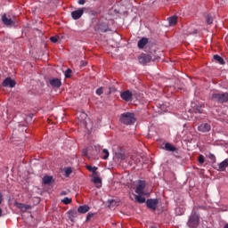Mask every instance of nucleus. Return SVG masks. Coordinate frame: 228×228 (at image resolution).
I'll list each match as a JSON object with an SVG mask.
<instances>
[{
  "instance_id": "f257e3e1",
  "label": "nucleus",
  "mask_w": 228,
  "mask_h": 228,
  "mask_svg": "<svg viewBox=\"0 0 228 228\" xmlns=\"http://www.w3.org/2000/svg\"><path fill=\"white\" fill-rule=\"evenodd\" d=\"M202 207H194L192 212L189 217L188 225L189 227H197L199 222H200V216L199 215V209Z\"/></svg>"
},
{
  "instance_id": "f03ea898",
  "label": "nucleus",
  "mask_w": 228,
  "mask_h": 228,
  "mask_svg": "<svg viewBox=\"0 0 228 228\" xmlns=\"http://www.w3.org/2000/svg\"><path fill=\"white\" fill-rule=\"evenodd\" d=\"M119 121L125 126H133L136 122V118L133 112H125L121 114Z\"/></svg>"
},
{
  "instance_id": "7ed1b4c3",
  "label": "nucleus",
  "mask_w": 228,
  "mask_h": 228,
  "mask_svg": "<svg viewBox=\"0 0 228 228\" xmlns=\"http://www.w3.org/2000/svg\"><path fill=\"white\" fill-rule=\"evenodd\" d=\"M213 101L224 104V102H228V93H220L212 94Z\"/></svg>"
},
{
  "instance_id": "20e7f679",
  "label": "nucleus",
  "mask_w": 228,
  "mask_h": 228,
  "mask_svg": "<svg viewBox=\"0 0 228 228\" xmlns=\"http://www.w3.org/2000/svg\"><path fill=\"white\" fill-rule=\"evenodd\" d=\"M138 61L141 63V65H147V63H151V61H154V58H152V55L149 53H141L138 56Z\"/></svg>"
},
{
  "instance_id": "39448f33",
  "label": "nucleus",
  "mask_w": 228,
  "mask_h": 228,
  "mask_svg": "<svg viewBox=\"0 0 228 228\" xmlns=\"http://www.w3.org/2000/svg\"><path fill=\"white\" fill-rule=\"evenodd\" d=\"M158 204H159V200H158V199H148L146 200V206L148 209H151V211H156Z\"/></svg>"
},
{
  "instance_id": "423d86ee",
  "label": "nucleus",
  "mask_w": 228,
  "mask_h": 228,
  "mask_svg": "<svg viewBox=\"0 0 228 228\" xmlns=\"http://www.w3.org/2000/svg\"><path fill=\"white\" fill-rule=\"evenodd\" d=\"M145 186H147L145 181L140 180L136 185L135 193H137V195H145Z\"/></svg>"
},
{
  "instance_id": "0eeeda50",
  "label": "nucleus",
  "mask_w": 228,
  "mask_h": 228,
  "mask_svg": "<svg viewBox=\"0 0 228 228\" xmlns=\"http://www.w3.org/2000/svg\"><path fill=\"white\" fill-rule=\"evenodd\" d=\"M85 11H86V7L80 8L77 11H73L71 12V17L74 20H77L83 17V13H85Z\"/></svg>"
},
{
  "instance_id": "6e6552de",
  "label": "nucleus",
  "mask_w": 228,
  "mask_h": 228,
  "mask_svg": "<svg viewBox=\"0 0 228 228\" xmlns=\"http://www.w3.org/2000/svg\"><path fill=\"white\" fill-rule=\"evenodd\" d=\"M120 97L123 99V101L129 102V101L133 99V93H131L129 90L124 91L120 94Z\"/></svg>"
},
{
  "instance_id": "1a4fd4ad",
  "label": "nucleus",
  "mask_w": 228,
  "mask_h": 228,
  "mask_svg": "<svg viewBox=\"0 0 228 228\" xmlns=\"http://www.w3.org/2000/svg\"><path fill=\"white\" fill-rule=\"evenodd\" d=\"M2 22L3 24H4V26H8V27L13 26V24H15V21H13L12 18L8 17L6 13L3 14Z\"/></svg>"
},
{
  "instance_id": "9d476101",
  "label": "nucleus",
  "mask_w": 228,
  "mask_h": 228,
  "mask_svg": "<svg viewBox=\"0 0 228 228\" xmlns=\"http://www.w3.org/2000/svg\"><path fill=\"white\" fill-rule=\"evenodd\" d=\"M200 133H209L211 131V125L208 123H202L198 126Z\"/></svg>"
},
{
  "instance_id": "9b49d317",
  "label": "nucleus",
  "mask_w": 228,
  "mask_h": 228,
  "mask_svg": "<svg viewBox=\"0 0 228 228\" xmlns=\"http://www.w3.org/2000/svg\"><path fill=\"white\" fill-rule=\"evenodd\" d=\"M3 86L13 88L16 85L15 80L12 79V77H7L3 82Z\"/></svg>"
},
{
  "instance_id": "f8f14e48",
  "label": "nucleus",
  "mask_w": 228,
  "mask_h": 228,
  "mask_svg": "<svg viewBox=\"0 0 228 228\" xmlns=\"http://www.w3.org/2000/svg\"><path fill=\"white\" fill-rule=\"evenodd\" d=\"M14 206H16L18 209H20L22 213H26L28 209L31 208V206L26 205L24 203H19V202H15Z\"/></svg>"
},
{
  "instance_id": "ddd939ff",
  "label": "nucleus",
  "mask_w": 228,
  "mask_h": 228,
  "mask_svg": "<svg viewBox=\"0 0 228 228\" xmlns=\"http://www.w3.org/2000/svg\"><path fill=\"white\" fill-rule=\"evenodd\" d=\"M67 214L70 222H74L77 217V210L76 209H70L67 212Z\"/></svg>"
},
{
  "instance_id": "4468645a",
  "label": "nucleus",
  "mask_w": 228,
  "mask_h": 228,
  "mask_svg": "<svg viewBox=\"0 0 228 228\" xmlns=\"http://www.w3.org/2000/svg\"><path fill=\"white\" fill-rule=\"evenodd\" d=\"M49 83L53 88H60V86H61V80L59 78L50 79Z\"/></svg>"
},
{
  "instance_id": "2eb2a0df",
  "label": "nucleus",
  "mask_w": 228,
  "mask_h": 228,
  "mask_svg": "<svg viewBox=\"0 0 228 228\" xmlns=\"http://www.w3.org/2000/svg\"><path fill=\"white\" fill-rule=\"evenodd\" d=\"M147 44H149V38L142 37L138 41L137 47L139 49H143V47H145Z\"/></svg>"
},
{
  "instance_id": "dca6fc26",
  "label": "nucleus",
  "mask_w": 228,
  "mask_h": 228,
  "mask_svg": "<svg viewBox=\"0 0 228 228\" xmlns=\"http://www.w3.org/2000/svg\"><path fill=\"white\" fill-rule=\"evenodd\" d=\"M227 167H228V159H226L221 163H219L217 170L219 172H225V168Z\"/></svg>"
},
{
  "instance_id": "f3484780",
  "label": "nucleus",
  "mask_w": 228,
  "mask_h": 228,
  "mask_svg": "<svg viewBox=\"0 0 228 228\" xmlns=\"http://www.w3.org/2000/svg\"><path fill=\"white\" fill-rule=\"evenodd\" d=\"M90 211V207L88 205H83L78 207L77 213H80L81 215H85V213H88Z\"/></svg>"
},
{
  "instance_id": "a211bd4d",
  "label": "nucleus",
  "mask_w": 228,
  "mask_h": 228,
  "mask_svg": "<svg viewBox=\"0 0 228 228\" xmlns=\"http://www.w3.org/2000/svg\"><path fill=\"white\" fill-rule=\"evenodd\" d=\"M192 111L194 113H204V106L198 104V105H194L192 107Z\"/></svg>"
},
{
  "instance_id": "6ab92c4d",
  "label": "nucleus",
  "mask_w": 228,
  "mask_h": 228,
  "mask_svg": "<svg viewBox=\"0 0 228 228\" xmlns=\"http://www.w3.org/2000/svg\"><path fill=\"white\" fill-rule=\"evenodd\" d=\"M165 149H166V151H168L169 152H175V151H177V148H175V146L172 145L169 142H167L165 144Z\"/></svg>"
},
{
  "instance_id": "aec40b11",
  "label": "nucleus",
  "mask_w": 228,
  "mask_h": 228,
  "mask_svg": "<svg viewBox=\"0 0 228 228\" xmlns=\"http://www.w3.org/2000/svg\"><path fill=\"white\" fill-rule=\"evenodd\" d=\"M214 60L219 63V65H225V61H224V58L220 57L218 54L214 55Z\"/></svg>"
},
{
  "instance_id": "412c9836",
  "label": "nucleus",
  "mask_w": 228,
  "mask_h": 228,
  "mask_svg": "<svg viewBox=\"0 0 228 228\" xmlns=\"http://www.w3.org/2000/svg\"><path fill=\"white\" fill-rule=\"evenodd\" d=\"M142 195L144 194L135 195V202H138V204H144L145 202V197H142Z\"/></svg>"
},
{
  "instance_id": "4be33fe9",
  "label": "nucleus",
  "mask_w": 228,
  "mask_h": 228,
  "mask_svg": "<svg viewBox=\"0 0 228 228\" xmlns=\"http://www.w3.org/2000/svg\"><path fill=\"white\" fill-rule=\"evenodd\" d=\"M93 183H94V184H100L99 186H97V188H101V185L102 184V180L101 179V177L94 175L93 178Z\"/></svg>"
},
{
  "instance_id": "5701e85b",
  "label": "nucleus",
  "mask_w": 228,
  "mask_h": 228,
  "mask_svg": "<svg viewBox=\"0 0 228 228\" xmlns=\"http://www.w3.org/2000/svg\"><path fill=\"white\" fill-rule=\"evenodd\" d=\"M167 20L169 22V26H175L177 24V16H172L167 18Z\"/></svg>"
},
{
  "instance_id": "b1692460",
  "label": "nucleus",
  "mask_w": 228,
  "mask_h": 228,
  "mask_svg": "<svg viewBox=\"0 0 228 228\" xmlns=\"http://www.w3.org/2000/svg\"><path fill=\"white\" fill-rule=\"evenodd\" d=\"M52 182H53V176H50V175L44 176L43 178L44 184H49Z\"/></svg>"
},
{
  "instance_id": "393cba45",
  "label": "nucleus",
  "mask_w": 228,
  "mask_h": 228,
  "mask_svg": "<svg viewBox=\"0 0 228 228\" xmlns=\"http://www.w3.org/2000/svg\"><path fill=\"white\" fill-rule=\"evenodd\" d=\"M89 172H93L94 175H97V167L86 166Z\"/></svg>"
},
{
  "instance_id": "a878e982",
  "label": "nucleus",
  "mask_w": 228,
  "mask_h": 228,
  "mask_svg": "<svg viewBox=\"0 0 228 228\" xmlns=\"http://www.w3.org/2000/svg\"><path fill=\"white\" fill-rule=\"evenodd\" d=\"M208 158L212 163H216V157L215 156V154L208 153Z\"/></svg>"
},
{
  "instance_id": "bb28decb",
  "label": "nucleus",
  "mask_w": 228,
  "mask_h": 228,
  "mask_svg": "<svg viewBox=\"0 0 228 228\" xmlns=\"http://www.w3.org/2000/svg\"><path fill=\"white\" fill-rule=\"evenodd\" d=\"M102 159H108V158H110V151H108L107 149L102 150Z\"/></svg>"
},
{
  "instance_id": "cd10ccee",
  "label": "nucleus",
  "mask_w": 228,
  "mask_h": 228,
  "mask_svg": "<svg viewBox=\"0 0 228 228\" xmlns=\"http://www.w3.org/2000/svg\"><path fill=\"white\" fill-rule=\"evenodd\" d=\"M58 40H60V36H55V37H50V41H51L53 44H56V42H58Z\"/></svg>"
},
{
  "instance_id": "c85d7f7f",
  "label": "nucleus",
  "mask_w": 228,
  "mask_h": 228,
  "mask_svg": "<svg viewBox=\"0 0 228 228\" xmlns=\"http://www.w3.org/2000/svg\"><path fill=\"white\" fill-rule=\"evenodd\" d=\"M62 202H63V204H66V205L71 204L72 203V199L66 197L62 200Z\"/></svg>"
},
{
  "instance_id": "c756f323",
  "label": "nucleus",
  "mask_w": 228,
  "mask_h": 228,
  "mask_svg": "<svg viewBox=\"0 0 228 228\" xmlns=\"http://www.w3.org/2000/svg\"><path fill=\"white\" fill-rule=\"evenodd\" d=\"M95 94H96V95H102V94H104L103 88L100 87V88L96 89Z\"/></svg>"
},
{
  "instance_id": "7c9ffc66",
  "label": "nucleus",
  "mask_w": 228,
  "mask_h": 228,
  "mask_svg": "<svg viewBox=\"0 0 228 228\" xmlns=\"http://www.w3.org/2000/svg\"><path fill=\"white\" fill-rule=\"evenodd\" d=\"M118 158L119 159H121V161H126V159H127V157H126V155H124V154H122V153H119L118 156Z\"/></svg>"
},
{
  "instance_id": "2f4dec72",
  "label": "nucleus",
  "mask_w": 228,
  "mask_h": 228,
  "mask_svg": "<svg viewBox=\"0 0 228 228\" xmlns=\"http://www.w3.org/2000/svg\"><path fill=\"white\" fill-rule=\"evenodd\" d=\"M207 23L213 24V17H211V15L207 16Z\"/></svg>"
},
{
  "instance_id": "473e14b6",
  "label": "nucleus",
  "mask_w": 228,
  "mask_h": 228,
  "mask_svg": "<svg viewBox=\"0 0 228 228\" xmlns=\"http://www.w3.org/2000/svg\"><path fill=\"white\" fill-rule=\"evenodd\" d=\"M70 74H72V69H68L65 72V77H70Z\"/></svg>"
},
{
  "instance_id": "72a5a7b5",
  "label": "nucleus",
  "mask_w": 228,
  "mask_h": 228,
  "mask_svg": "<svg viewBox=\"0 0 228 228\" xmlns=\"http://www.w3.org/2000/svg\"><path fill=\"white\" fill-rule=\"evenodd\" d=\"M198 161L200 165L204 164V155H200Z\"/></svg>"
},
{
  "instance_id": "f704fd0d",
  "label": "nucleus",
  "mask_w": 228,
  "mask_h": 228,
  "mask_svg": "<svg viewBox=\"0 0 228 228\" xmlns=\"http://www.w3.org/2000/svg\"><path fill=\"white\" fill-rule=\"evenodd\" d=\"M94 213H88L86 216V222H89V220H92L94 218Z\"/></svg>"
},
{
  "instance_id": "c9c22d12",
  "label": "nucleus",
  "mask_w": 228,
  "mask_h": 228,
  "mask_svg": "<svg viewBox=\"0 0 228 228\" xmlns=\"http://www.w3.org/2000/svg\"><path fill=\"white\" fill-rule=\"evenodd\" d=\"M65 174H66V175H71L72 174V168H70V167L66 168Z\"/></svg>"
},
{
  "instance_id": "e433bc0d",
  "label": "nucleus",
  "mask_w": 228,
  "mask_h": 228,
  "mask_svg": "<svg viewBox=\"0 0 228 228\" xmlns=\"http://www.w3.org/2000/svg\"><path fill=\"white\" fill-rule=\"evenodd\" d=\"M108 204H109L108 207L111 208V206H113V204H115V200H109Z\"/></svg>"
},
{
  "instance_id": "4c0bfd02",
  "label": "nucleus",
  "mask_w": 228,
  "mask_h": 228,
  "mask_svg": "<svg viewBox=\"0 0 228 228\" xmlns=\"http://www.w3.org/2000/svg\"><path fill=\"white\" fill-rule=\"evenodd\" d=\"M86 65H88V62H86V61H80V67H86Z\"/></svg>"
},
{
  "instance_id": "58836bf2",
  "label": "nucleus",
  "mask_w": 228,
  "mask_h": 228,
  "mask_svg": "<svg viewBox=\"0 0 228 228\" xmlns=\"http://www.w3.org/2000/svg\"><path fill=\"white\" fill-rule=\"evenodd\" d=\"M77 3H78V4L83 5V4H85V3H86V0H78Z\"/></svg>"
},
{
  "instance_id": "ea45409f",
  "label": "nucleus",
  "mask_w": 228,
  "mask_h": 228,
  "mask_svg": "<svg viewBox=\"0 0 228 228\" xmlns=\"http://www.w3.org/2000/svg\"><path fill=\"white\" fill-rule=\"evenodd\" d=\"M3 204V192L0 191V206Z\"/></svg>"
},
{
  "instance_id": "a19ab883",
  "label": "nucleus",
  "mask_w": 228,
  "mask_h": 228,
  "mask_svg": "<svg viewBox=\"0 0 228 228\" xmlns=\"http://www.w3.org/2000/svg\"><path fill=\"white\" fill-rule=\"evenodd\" d=\"M86 154H88V150H83V155L86 156Z\"/></svg>"
},
{
  "instance_id": "79ce46f5",
  "label": "nucleus",
  "mask_w": 228,
  "mask_h": 228,
  "mask_svg": "<svg viewBox=\"0 0 228 228\" xmlns=\"http://www.w3.org/2000/svg\"><path fill=\"white\" fill-rule=\"evenodd\" d=\"M81 117H82V118H86V113L82 112Z\"/></svg>"
},
{
  "instance_id": "37998d69",
  "label": "nucleus",
  "mask_w": 228,
  "mask_h": 228,
  "mask_svg": "<svg viewBox=\"0 0 228 228\" xmlns=\"http://www.w3.org/2000/svg\"><path fill=\"white\" fill-rule=\"evenodd\" d=\"M67 191H62L61 192V195H67Z\"/></svg>"
},
{
  "instance_id": "c03bdc74",
  "label": "nucleus",
  "mask_w": 228,
  "mask_h": 228,
  "mask_svg": "<svg viewBox=\"0 0 228 228\" xmlns=\"http://www.w3.org/2000/svg\"><path fill=\"white\" fill-rule=\"evenodd\" d=\"M3 216V209L0 208V218Z\"/></svg>"
},
{
  "instance_id": "a18cd8bd",
  "label": "nucleus",
  "mask_w": 228,
  "mask_h": 228,
  "mask_svg": "<svg viewBox=\"0 0 228 228\" xmlns=\"http://www.w3.org/2000/svg\"><path fill=\"white\" fill-rule=\"evenodd\" d=\"M224 228H228V224H226L224 226Z\"/></svg>"
}]
</instances>
